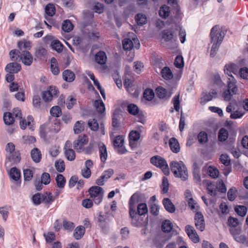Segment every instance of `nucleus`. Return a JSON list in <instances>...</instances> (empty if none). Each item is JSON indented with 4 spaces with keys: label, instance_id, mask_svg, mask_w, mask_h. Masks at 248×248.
Wrapping results in <instances>:
<instances>
[{
    "label": "nucleus",
    "instance_id": "nucleus-1",
    "mask_svg": "<svg viewBox=\"0 0 248 248\" xmlns=\"http://www.w3.org/2000/svg\"><path fill=\"white\" fill-rule=\"evenodd\" d=\"M234 66L235 64L233 63H228L224 67L225 74L229 77L228 81V90L224 91L223 94L224 99L225 101H229L231 99L232 96L235 94L237 92L236 80L232 75V73H235V72Z\"/></svg>",
    "mask_w": 248,
    "mask_h": 248
},
{
    "label": "nucleus",
    "instance_id": "nucleus-2",
    "mask_svg": "<svg viewBox=\"0 0 248 248\" xmlns=\"http://www.w3.org/2000/svg\"><path fill=\"white\" fill-rule=\"evenodd\" d=\"M210 36L211 43H213L210 52V56L214 57L216 55L219 45L221 44L223 39L222 31L219 26L216 25L213 27L211 31Z\"/></svg>",
    "mask_w": 248,
    "mask_h": 248
},
{
    "label": "nucleus",
    "instance_id": "nucleus-3",
    "mask_svg": "<svg viewBox=\"0 0 248 248\" xmlns=\"http://www.w3.org/2000/svg\"><path fill=\"white\" fill-rule=\"evenodd\" d=\"M170 166L171 170L175 177L179 178L183 181H186L188 179V171L183 161H173L170 163Z\"/></svg>",
    "mask_w": 248,
    "mask_h": 248
},
{
    "label": "nucleus",
    "instance_id": "nucleus-4",
    "mask_svg": "<svg viewBox=\"0 0 248 248\" xmlns=\"http://www.w3.org/2000/svg\"><path fill=\"white\" fill-rule=\"evenodd\" d=\"M123 46L124 50H130L134 47L139 49L140 44L136 35L133 32H129L127 37L123 41Z\"/></svg>",
    "mask_w": 248,
    "mask_h": 248
},
{
    "label": "nucleus",
    "instance_id": "nucleus-5",
    "mask_svg": "<svg viewBox=\"0 0 248 248\" xmlns=\"http://www.w3.org/2000/svg\"><path fill=\"white\" fill-rule=\"evenodd\" d=\"M138 202V195L134 194L130 198L129 205V215L132 218V224L133 226L139 227L141 225L140 222L137 220V213L135 211V204Z\"/></svg>",
    "mask_w": 248,
    "mask_h": 248
},
{
    "label": "nucleus",
    "instance_id": "nucleus-6",
    "mask_svg": "<svg viewBox=\"0 0 248 248\" xmlns=\"http://www.w3.org/2000/svg\"><path fill=\"white\" fill-rule=\"evenodd\" d=\"M151 163L154 166L160 168L166 175L170 174V170L167 161L164 158L159 155H155L150 159Z\"/></svg>",
    "mask_w": 248,
    "mask_h": 248
},
{
    "label": "nucleus",
    "instance_id": "nucleus-7",
    "mask_svg": "<svg viewBox=\"0 0 248 248\" xmlns=\"http://www.w3.org/2000/svg\"><path fill=\"white\" fill-rule=\"evenodd\" d=\"M89 192L95 204H99L102 202L104 193L102 187L94 186L90 188Z\"/></svg>",
    "mask_w": 248,
    "mask_h": 248
},
{
    "label": "nucleus",
    "instance_id": "nucleus-8",
    "mask_svg": "<svg viewBox=\"0 0 248 248\" xmlns=\"http://www.w3.org/2000/svg\"><path fill=\"white\" fill-rule=\"evenodd\" d=\"M58 93V90L56 87L50 86L47 91L42 93V98L45 102H49L57 96Z\"/></svg>",
    "mask_w": 248,
    "mask_h": 248
},
{
    "label": "nucleus",
    "instance_id": "nucleus-9",
    "mask_svg": "<svg viewBox=\"0 0 248 248\" xmlns=\"http://www.w3.org/2000/svg\"><path fill=\"white\" fill-rule=\"evenodd\" d=\"M88 125L90 129L92 131H96L99 130L101 135H104L105 134V126L104 124L101 123L99 126L97 121L95 119H89L88 122Z\"/></svg>",
    "mask_w": 248,
    "mask_h": 248
},
{
    "label": "nucleus",
    "instance_id": "nucleus-10",
    "mask_svg": "<svg viewBox=\"0 0 248 248\" xmlns=\"http://www.w3.org/2000/svg\"><path fill=\"white\" fill-rule=\"evenodd\" d=\"M115 63H96L95 68L100 72L107 73L115 71Z\"/></svg>",
    "mask_w": 248,
    "mask_h": 248
},
{
    "label": "nucleus",
    "instance_id": "nucleus-11",
    "mask_svg": "<svg viewBox=\"0 0 248 248\" xmlns=\"http://www.w3.org/2000/svg\"><path fill=\"white\" fill-rule=\"evenodd\" d=\"M194 219L196 228L201 232L204 231L205 222L203 215L201 212H197L195 215Z\"/></svg>",
    "mask_w": 248,
    "mask_h": 248
},
{
    "label": "nucleus",
    "instance_id": "nucleus-12",
    "mask_svg": "<svg viewBox=\"0 0 248 248\" xmlns=\"http://www.w3.org/2000/svg\"><path fill=\"white\" fill-rule=\"evenodd\" d=\"M88 141L87 137L86 135L79 136L77 140L73 143L74 148L78 152H80L83 147Z\"/></svg>",
    "mask_w": 248,
    "mask_h": 248
},
{
    "label": "nucleus",
    "instance_id": "nucleus-13",
    "mask_svg": "<svg viewBox=\"0 0 248 248\" xmlns=\"http://www.w3.org/2000/svg\"><path fill=\"white\" fill-rule=\"evenodd\" d=\"M186 232L189 238L194 242L198 243L200 238L194 228L190 225H186L185 227Z\"/></svg>",
    "mask_w": 248,
    "mask_h": 248
},
{
    "label": "nucleus",
    "instance_id": "nucleus-14",
    "mask_svg": "<svg viewBox=\"0 0 248 248\" xmlns=\"http://www.w3.org/2000/svg\"><path fill=\"white\" fill-rule=\"evenodd\" d=\"M19 124L22 129H25L28 125L31 131L34 130L33 119L31 116H28L27 119H22V118L20 119Z\"/></svg>",
    "mask_w": 248,
    "mask_h": 248
},
{
    "label": "nucleus",
    "instance_id": "nucleus-15",
    "mask_svg": "<svg viewBox=\"0 0 248 248\" xmlns=\"http://www.w3.org/2000/svg\"><path fill=\"white\" fill-rule=\"evenodd\" d=\"M217 93L216 90L212 89L208 93L204 94L201 98V104L202 105H205L206 102L212 100L214 98H216Z\"/></svg>",
    "mask_w": 248,
    "mask_h": 248
},
{
    "label": "nucleus",
    "instance_id": "nucleus-16",
    "mask_svg": "<svg viewBox=\"0 0 248 248\" xmlns=\"http://www.w3.org/2000/svg\"><path fill=\"white\" fill-rule=\"evenodd\" d=\"M163 204L165 209L170 213L175 212L176 209L174 205L169 198H164L162 201Z\"/></svg>",
    "mask_w": 248,
    "mask_h": 248
},
{
    "label": "nucleus",
    "instance_id": "nucleus-17",
    "mask_svg": "<svg viewBox=\"0 0 248 248\" xmlns=\"http://www.w3.org/2000/svg\"><path fill=\"white\" fill-rule=\"evenodd\" d=\"M100 157L102 162H105L108 157V153L106 145L102 142L98 143Z\"/></svg>",
    "mask_w": 248,
    "mask_h": 248
},
{
    "label": "nucleus",
    "instance_id": "nucleus-18",
    "mask_svg": "<svg viewBox=\"0 0 248 248\" xmlns=\"http://www.w3.org/2000/svg\"><path fill=\"white\" fill-rule=\"evenodd\" d=\"M21 68L19 63H9L5 67V70L10 73H16Z\"/></svg>",
    "mask_w": 248,
    "mask_h": 248
},
{
    "label": "nucleus",
    "instance_id": "nucleus-19",
    "mask_svg": "<svg viewBox=\"0 0 248 248\" xmlns=\"http://www.w3.org/2000/svg\"><path fill=\"white\" fill-rule=\"evenodd\" d=\"M169 145L171 150L175 153L179 152L180 147L178 140L174 138L170 139Z\"/></svg>",
    "mask_w": 248,
    "mask_h": 248
},
{
    "label": "nucleus",
    "instance_id": "nucleus-20",
    "mask_svg": "<svg viewBox=\"0 0 248 248\" xmlns=\"http://www.w3.org/2000/svg\"><path fill=\"white\" fill-rule=\"evenodd\" d=\"M62 78L64 80L71 82L74 80L75 75L74 73L70 70H66L62 73Z\"/></svg>",
    "mask_w": 248,
    "mask_h": 248
},
{
    "label": "nucleus",
    "instance_id": "nucleus-21",
    "mask_svg": "<svg viewBox=\"0 0 248 248\" xmlns=\"http://www.w3.org/2000/svg\"><path fill=\"white\" fill-rule=\"evenodd\" d=\"M10 178L14 181H17L20 178L21 173L20 170L16 167L11 168L9 173Z\"/></svg>",
    "mask_w": 248,
    "mask_h": 248
},
{
    "label": "nucleus",
    "instance_id": "nucleus-22",
    "mask_svg": "<svg viewBox=\"0 0 248 248\" xmlns=\"http://www.w3.org/2000/svg\"><path fill=\"white\" fill-rule=\"evenodd\" d=\"M20 56V60L22 62H32L33 61V56L28 51H22Z\"/></svg>",
    "mask_w": 248,
    "mask_h": 248
},
{
    "label": "nucleus",
    "instance_id": "nucleus-23",
    "mask_svg": "<svg viewBox=\"0 0 248 248\" xmlns=\"http://www.w3.org/2000/svg\"><path fill=\"white\" fill-rule=\"evenodd\" d=\"M31 155L32 160L36 163L41 160L42 155L40 150L36 148L33 149L31 152Z\"/></svg>",
    "mask_w": 248,
    "mask_h": 248
},
{
    "label": "nucleus",
    "instance_id": "nucleus-24",
    "mask_svg": "<svg viewBox=\"0 0 248 248\" xmlns=\"http://www.w3.org/2000/svg\"><path fill=\"white\" fill-rule=\"evenodd\" d=\"M94 106L99 113H103L105 111V104L101 99L95 100L94 102Z\"/></svg>",
    "mask_w": 248,
    "mask_h": 248
},
{
    "label": "nucleus",
    "instance_id": "nucleus-25",
    "mask_svg": "<svg viewBox=\"0 0 248 248\" xmlns=\"http://www.w3.org/2000/svg\"><path fill=\"white\" fill-rule=\"evenodd\" d=\"M85 232V228L82 226H79L75 229L74 236L77 240H79L83 236Z\"/></svg>",
    "mask_w": 248,
    "mask_h": 248
},
{
    "label": "nucleus",
    "instance_id": "nucleus-26",
    "mask_svg": "<svg viewBox=\"0 0 248 248\" xmlns=\"http://www.w3.org/2000/svg\"><path fill=\"white\" fill-rule=\"evenodd\" d=\"M6 160L15 163H17L20 160V154L18 152H15L11 154H7Z\"/></svg>",
    "mask_w": 248,
    "mask_h": 248
},
{
    "label": "nucleus",
    "instance_id": "nucleus-27",
    "mask_svg": "<svg viewBox=\"0 0 248 248\" xmlns=\"http://www.w3.org/2000/svg\"><path fill=\"white\" fill-rule=\"evenodd\" d=\"M162 77L166 80H169L173 78V74L170 69L168 67H164L161 72Z\"/></svg>",
    "mask_w": 248,
    "mask_h": 248
},
{
    "label": "nucleus",
    "instance_id": "nucleus-28",
    "mask_svg": "<svg viewBox=\"0 0 248 248\" xmlns=\"http://www.w3.org/2000/svg\"><path fill=\"white\" fill-rule=\"evenodd\" d=\"M85 123L82 121H77L74 126V131L75 134L80 133L84 129Z\"/></svg>",
    "mask_w": 248,
    "mask_h": 248
},
{
    "label": "nucleus",
    "instance_id": "nucleus-29",
    "mask_svg": "<svg viewBox=\"0 0 248 248\" xmlns=\"http://www.w3.org/2000/svg\"><path fill=\"white\" fill-rule=\"evenodd\" d=\"M51 46L53 49L60 53L63 50V45L58 40H54L51 42Z\"/></svg>",
    "mask_w": 248,
    "mask_h": 248
},
{
    "label": "nucleus",
    "instance_id": "nucleus-30",
    "mask_svg": "<svg viewBox=\"0 0 248 248\" xmlns=\"http://www.w3.org/2000/svg\"><path fill=\"white\" fill-rule=\"evenodd\" d=\"M170 8L166 5L162 6L159 11V16L164 18H166L168 17L170 15Z\"/></svg>",
    "mask_w": 248,
    "mask_h": 248
},
{
    "label": "nucleus",
    "instance_id": "nucleus-31",
    "mask_svg": "<svg viewBox=\"0 0 248 248\" xmlns=\"http://www.w3.org/2000/svg\"><path fill=\"white\" fill-rule=\"evenodd\" d=\"M17 45V47L20 49H22V48L30 49L31 47V43L30 41L24 39L18 42Z\"/></svg>",
    "mask_w": 248,
    "mask_h": 248
},
{
    "label": "nucleus",
    "instance_id": "nucleus-32",
    "mask_svg": "<svg viewBox=\"0 0 248 248\" xmlns=\"http://www.w3.org/2000/svg\"><path fill=\"white\" fill-rule=\"evenodd\" d=\"M3 120L7 125H10L14 123L15 119L11 112H5L3 115Z\"/></svg>",
    "mask_w": 248,
    "mask_h": 248
},
{
    "label": "nucleus",
    "instance_id": "nucleus-33",
    "mask_svg": "<svg viewBox=\"0 0 248 248\" xmlns=\"http://www.w3.org/2000/svg\"><path fill=\"white\" fill-rule=\"evenodd\" d=\"M107 57L105 52L100 51L97 53L95 56V62H106Z\"/></svg>",
    "mask_w": 248,
    "mask_h": 248
},
{
    "label": "nucleus",
    "instance_id": "nucleus-34",
    "mask_svg": "<svg viewBox=\"0 0 248 248\" xmlns=\"http://www.w3.org/2000/svg\"><path fill=\"white\" fill-rule=\"evenodd\" d=\"M140 138V134L136 131H132L129 135V145L132 146V142L138 140Z\"/></svg>",
    "mask_w": 248,
    "mask_h": 248
},
{
    "label": "nucleus",
    "instance_id": "nucleus-35",
    "mask_svg": "<svg viewBox=\"0 0 248 248\" xmlns=\"http://www.w3.org/2000/svg\"><path fill=\"white\" fill-rule=\"evenodd\" d=\"M207 171L208 175L213 178H216L218 176L219 171L214 167L211 166L208 167Z\"/></svg>",
    "mask_w": 248,
    "mask_h": 248
},
{
    "label": "nucleus",
    "instance_id": "nucleus-36",
    "mask_svg": "<svg viewBox=\"0 0 248 248\" xmlns=\"http://www.w3.org/2000/svg\"><path fill=\"white\" fill-rule=\"evenodd\" d=\"M197 138L201 144H204L208 141V135L205 132L201 131L198 135Z\"/></svg>",
    "mask_w": 248,
    "mask_h": 248
},
{
    "label": "nucleus",
    "instance_id": "nucleus-37",
    "mask_svg": "<svg viewBox=\"0 0 248 248\" xmlns=\"http://www.w3.org/2000/svg\"><path fill=\"white\" fill-rule=\"evenodd\" d=\"M228 138V132L227 130L222 128L219 130L218 135V139L219 141H225Z\"/></svg>",
    "mask_w": 248,
    "mask_h": 248
},
{
    "label": "nucleus",
    "instance_id": "nucleus-38",
    "mask_svg": "<svg viewBox=\"0 0 248 248\" xmlns=\"http://www.w3.org/2000/svg\"><path fill=\"white\" fill-rule=\"evenodd\" d=\"M62 28L63 31L69 32L73 30V25L70 20H66L63 21Z\"/></svg>",
    "mask_w": 248,
    "mask_h": 248
},
{
    "label": "nucleus",
    "instance_id": "nucleus-39",
    "mask_svg": "<svg viewBox=\"0 0 248 248\" xmlns=\"http://www.w3.org/2000/svg\"><path fill=\"white\" fill-rule=\"evenodd\" d=\"M148 212L147 207L145 203H140L137 207V213L139 216H142L146 214Z\"/></svg>",
    "mask_w": 248,
    "mask_h": 248
},
{
    "label": "nucleus",
    "instance_id": "nucleus-40",
    "mask_svg": "<svg viewBox=\"0 0 248 248\" xmlns=\"http://www.w3.org/2000/svg\"><path fill=\"white\" fill-rule=\"evenodd\" d=\"M247 210V208L244 205H237L235 207V211L241 217H244L246 215Z\"/></svg>",
    "mask_w": 248,
    "mask_h": 248
},
{
    "label": "nucleus",
    "instance_id": "nucleus-41",
    "mask_svg": "<svg viewBox=\"0 0 248 248\" xmlns=\"http://www.w3.org/2000/svg\"><path fill=\"white\" fill-rule=\"evenodd\" d=\"M229 231L234 239L236 241L238 238L240 237V235H239L241 232V229L240 228H231Z\"/></svg>",
    "mask_w": 248,
    "mask_h": 248
},
{
    "label": "nucleus",
    "instance_id": "nucleus-42",
    "mask_svg": "<svg viewBox=\"0 0 248 248\" xmlns=\"http://www.w3.org/2000/svg\"><path fill=\"white\" fill-rule=\"evenodd\" d=\"M135 19L138 25L142 26L147 22V18L145 15L143 14H137L135 16Z\"/></svg>",
    "mask_w": 248,
    "mask_h": 248
},
{
    "label": "nucleus",
    "instance_id": "nucleus-43",
    "mask_svg": "<svg viewBox=\"0 0 248 248\" xmlns=\"http://www.w3.org/2000/svg\"><path fill=\"white\" fill-rule=\"evenodd\" d=\"M56 181L57 182V186L59 187H64L66 183V180L62 174H58L56 178Z\"/></svg>",
    "mask_w": 248,
    "mask_h": 248
},
{
    "label": "nucleus",
    "instance_id": "nucleus-44",
    "mask_svg": "<svg viewBox=\"0 0 248 248\" xmlns=\"http://www.w3.org/2000/svg\"><path fill=\"white\" fill-rule=\"evenodd\" d=\"M65 155L69 161H73L76 157L75 151L72 149H68L64 151Z\"/></svg>",
    "mask_w": 248,
    "mask_h": 248
},
{
    "label": "nucleus",
    "instance_id": "nucleus-45",
    "mask_svg": "<svg viewBox=\"0 0 248 248\" xmlns=\"http://www.w3.org/2000/svg\"><path fill=\"white\" fill-rule=\"evenodd\" d=\"M154 96H155L154 92L151 89H147L144 92V93H143L144 98L148 101L152 100L154 98Z\"/></svg>",
    "mask_w": 248,
    "mask_h": 248
},
{
    "label": "nucleus",
    "instance_id": "nucleus-46",
    "mask_svg": "<svg viewBox=\"0 0 248 248\" xmlns=\"http://www.w3.org/2000/svg\"><path fill=\"white\" fill-rule=\"evenodd\" d=\"M172 228V225L170 220H166L163 222L162 224V230L164 232H170Z\"/></svg>",
    "mask_w": 248,
    "mask_h": 248
},
{
    "label": "nucleus",
    "instance_id": "nucleus-47",
    "mask_svg": "<svg viewBox=\"0 0 248 248\" xmlns=\"http://www.w3.org/2000/svg\"><path fill=\"white\" fill-rule=\"evenodd\" d=\"M46 13L50 16H52L55 13V8L53 4H48L45 8Z\"/></svg>",
    "mask_w": 248,
    "mask_h": 248
},
{
    "label": "nucleus",
    "instance_id": "nucleus-48",
    "mask_svg": "<svg viewBox=\"0 0 248 248\" xmlns=\"http://www.w3.org/2000/svg\"><path fill=\"white\" fill-rule=\"evenodd\" d=\"M54 198L50 193L42 194V202L50 203L54 201Z\"/></svg>",
    "mask_w": 248,
    "mask_h": 248
},
{
    "label": "nucleus",
    "instance_id": "nucleus-49",
    "mask_svg": "<svg viewBox=\"0 0 248 248\" xmlns=\"http://www.w3.org/2000/svg\"><path fill=\"white\" fill-rule=\"evenodd\" d=\"M55 166L57 171L60 172H63L65 170L64 163L62 160H57L55 163Z\"/></svg>",
    "mask_w": 248,
    "mask_h": 248
},
{
    "label": "nucleus",
    "instance_id": "nucleus-50",
    "mask_svg": "<svg viewBox=\"0 0 248 248\" xmlns=\"http://www.w3.org/2000/svg\"><path fill=\"white\" fill-rule=\"evenodd\" d=\"M127 110L131 114L136 115L138 113L139 109L136 105L134 104H130L127 106Z\"/></svg>",
    "mask_w": 248,
    "mask_h": 248
},
{
    "label": "nucleus",
    "instance_id": "nucleus-51",
    "mask_svg": "<svg viewBox=\"0 0 248 248\" xmlns=\"http://www.w3.org/2000/svg\"><path fill=\"white\" fill-rule=\"evenodd\" d=\"M188 205L191 210L193 212H197L199 209L198 203L192 198L189 199Z\"/></svg>",
    "mask_w": 248,
    "mask_h": 248
},
{
    "label": "nucleus",
    "instance_id": "nucleus-52",
    "mask_svg": "<svg viewBox=\"0 0 248 248\" xmlns=\"http://www.w3.org/2000/svg\"><path fill=\"white\" fill-rule=\"evenodd\" d=\"M212 82L216 87L219 88L222 86L223 82L221 80L220 76L218 74L214 76Z\"/></svg>",
    "mask_w": 248,
    "mask_h": 248
},
{
    "label": "nucleus",
    "instance_id": "nucleus-53",
    "mask_svg": "<svg viewBox=\"0 0 248 248\" xmlns=\"http://www.w3.org/2000/svg\"><path fill=\"white\" fill-rule=\"evenodd\" d=\"M172 102L174 106V108L176 111H179L180 109V95L178 94L175 95L172 99Z\"/></svg>",
    "mask_w": 248,
    "mask_h": 248
},
{
    "label": "nucleus",
    "instance_id": "nucleus-54",
    "mask_svg": "<svg viewBox=\"0 0 248 248\" xmlns=\"http://www.w3.org/2000/svg\"><path fill=\"white\" fill-rule=\"evenodd\" d=\"M156 91L157 95L160 98H164L167 95V90L162 87H157L156 89Z\"/></svg>",
    "mask_w": 248,
    "mask_h": 248
},
{
    "label": "nucleus",
    "instance_id": "nucleus-55",
    "mask_svg": "<svg viewBox=\"0 0 248 248\" xmlns=\"http://www.w3.org/2000/svg\"><path fill=\"white\" fill-rule=\"evenodd\" d=\"M50 114L52 116L58 117L61 114V109L58 106L53 107L50 111Z\"/></svg>",
    "mask_w": 248,
    "mask_h": 248
},
{
    "label": "nucleus",
    "instance_id": "nucleus-56",
    "mask_svg": "<svg viewBox=\"0 0 248 248\" xmlns=\"http://www.w3.org/2000/svg\"><path fill=\"white\" fill-rule=\"evenodd\" d=\"M19 51L16 49L12 50L9 53L10 59L12 61H16L19 57Z\"/></svg>",
    "mask_w": 248,
    "mask_h": 248
},
{
    "label": "nucleus",
    "instance_id": "nucleus-57",
    "mask_svg": "<svg viewBox=\"0 0 248 248\" xmlns=\"http://www.w3.org/2000/svg\"><path fill=\"white\" fill-rule=\"evenodd\" d=\"M207 189L208 191V193L211 195L215 196L217 194V188L212 183H208L207 184Z\"/></svg>",
    "mask_w": 248,
    "mask_h": 248
},
{
    "label": "nucleus",
    "instance_id": "nucleus-58",
    "mask_svg": "<svg viewBox=\"0 0 248 248\" xmlns=\"http://www.w3.org/2000/svg\"><path fill=\"white\" fill-rule=\"evenodd\" d=\"M228 198L230 201H233L236 197V190L234 187H232L228 192Z\"/></svg>",
    "mask_w": 248,
    "mask_h": 248
},
{
    "label": "nucleus",
    "instance_id": "nucleus-59",
    "mask_svg": "<svg viewBox=\"0 0 248 248\" xmlns=\"http://www.w3.org/2000/svg\"><path fill=\"white\" fill-rule=\"evenodd\" d=\"M23 175L25 181H30L33 177L32 171L28 169L24 170Z\"/></svg>",
    "mask_w": 248,
    "mask_h": 248
},
{
    "label": "nucleus",
    "instance_id": "nucleus-60",
    "mask_svg": "<svg viewBox=\"0 0 248 248\" xmlns=\"http://www.w3.org/2000/svg\"><path fill=\"white\" fill-rule=\"evenodd\" d=\"M32 201L34 204L39 205L42 202V194L37 193L32 197Z\"/></svg>",
    "mask_w": 248,
    "mask_h": 248
},
{
    "label": "nucleus",
    "instance_id": "nucleus-61",
    "mask_svg": "<svg viewBox=\"0 0 248 248\" xmlns=\"http://www.w3.org/2000/svg\"><path fill=\"white\" fill-rule=\"evenodd\" d=\"M216 188L222 193H225L227 191L226 187L222 180H220L217 183Z\"/></svg>",
    "mask_w": 248,
    "mask_h": 248
},
{
    "label": "nucleus",
    "instance_id": "nucleus-62",
    "mask_svg": "<svg viewBox=\"0 0 248 248\" xmlns=\"http://www.w3.org/2000/svg\"><path fill=\"white\" fill-rule=\"evenodd\" d=\"M76 103V99L72 96H69L67 98L66 104L68 109H71Z\"/></svg>",
    "mask_w": 248,
    "mask_h": 248
},
{
    "label": "nucleus",
    "instance_id": "nucleus-63",
    "mask_svg": "<svg viewBox=\"0 0 248 248\" xmlns=\"http://www.w3.org/2000/svg\"><path fill=\"white\" fill-rule=\"evenodd\" d=\"M220 160L225 166H228L230 164V158L227 154H222L220 155Z\"/></svg>",
    "mask_w": 248,
    "mask_h": 248
},
{
    "label": "nucleus",
    "instance_id": "nucleus-64",
    "mask_svg": "<svg viewBox=\"0 0 248 248\" xmlns=\"http://www.w3.org/2000/svg\"><path fill=\"white\" fill-rule=\"evenodd\" d=\"M239 75L242 78L244 79H248V68L243 67L239 70Z\"/></svg>",
    "mask_w": 248,
    "mask_h": 248
}]
</instances>
